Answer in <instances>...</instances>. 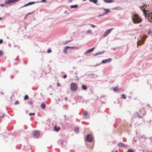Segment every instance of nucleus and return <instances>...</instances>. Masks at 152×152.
I'll use <instances>...</instances> for the list:
<instances>
[{"label": "nucleus", "instance_id": "obj_1", "mask_svg": "<svg viewBox=\"0 0 152 152\" xmlns=\"http://www.w3.org/2000/svg\"><path fill=\"white\" fill-rule=\"evenodd\" d=\"M132 21L134 23H138L142 22V20L137 15H135L132 18Z\"/></svg>", "mask_w": 152, "mask_h": 152}, {"label": "nucleus", "instance_id": "obj_2", "mask_svg": "<svg viewBox=\"0 0 152 152\" xmlns=\"http://www.w3.org/2000/svg\"><path fill=\"white\" fill-rule=\"evenodd\" d=\"M77 88L76 84L72 83L71 84V89L73 91H75Z\"/></svg>", "mask_w": 152, "mask_h": 152}, {"label": "nucleus", "instance_id": "obj_3", "mask_svg": "<svg viewBox=\"0 0 152 152\" xmlns=\"http://www.w3.org/2000/svg\"><path fill=\"white\" fill-rule=\"evenodd\" d=\"M93 138L91 134H88L87 135L86 137V140L89 142H91L92 141Z\"/></svg>", "mask_w": 152, "mask_h": 152}, {"label": "nucleus", "instance_id": "obj_4", "mask_svg": "<svg viewBox=\"0 0 152 152\" xmlns=\"http://www.w3.org/2000/svg\"><path fill=\"white\" fill-rule=\"evenodd\" d=\"M33 135L35 138H38L40 135V133L39 131H35L33 132Z\"/></svg>", "mask_w": 152, "mask_h": 152}, {"label": "nucleus", "instance_id": "obj_5", "mask_svg": "<svg viewBox=\"0 0 152 152\" xmlns=\"http://www.w3.org/2000/svg\"><path fill=\"white\" fill-rule=\"evenodd\" d=\"M113 29V28H111L106 30L103 36L104 37H106L109 34H110L111 31Z\"/></svg>", "mask_w": 152, "mask_h": 152}, {"label": "nucleus", "instance_id": "obj_6", "mask_svg": "<svg viewBox=\"0 0 152 152\" xmlns=\"http://www.w3.org/2000/svg\"><path fill=\"white\" fill-rule=\"evenodd\" d=\"M20 0H8L7 1H5V3L6 4H10L14 2H17L18 1Z\"/></svg>", "mask_w": 152, "mask_h": 152}, {"label": "nucleus", "instance_id": "obj_7", "mask_svg": "<svg viewBox=\"0 0 152 152\" xmlns=\"http://www.w3.org/2000/svg\"><path fill=\"white\" fill-rule=\"evenodd\" d=\"M118 145L119 147H122L124 148H126L127 147L126 145L124 144L122 142H120L117 144Z\"/></svg>", "mask_w": 152, "mask_h": 152}, {"label": "nucleus", "instance_id": "obj_8", "mask_svg": "<svg viewBox=\"0 0 152 152\" xmlns=\"http://www.w3.org/2000/svg\"><path fill=\"white\" fill-rule=\"evenodd\" d=\"M112 60L111 58H109L107 59H106L105 60H102L101 62L102 64H105L107 62H109Z\"/></svg>", "mask_w": 152, "mask_h": 152}, {"label": "nucleus", "instance_id": "obj_9", "mask_svg": "<svg viewBox=\"0 0 152 152\" xmlns=\"http://www.w3.org/2000/svg\"><path fill=\"white\" fill-rule=\"evenodd\" d=\"M36 3V2H34V1H32V2H30L28 3L27 4H26L25 5H24L23 6H22V7H26V6H27L28 5H31L33 4H35Z\"/></svg>", "mask_w": 152, "mask_h": 152}, {"label": "nucleus", "instance_id": "obj_10", "mask_svg": "<svg viewBox=\"0 0 152 152\" xmlns=\"http://www.w3.org/2000/svg\"><path fill=\"white\" fill-rule=\"evenodd\" d=\"M94 48H95V47H93L91 49L88 50L84 53V54H86L88 53H90L93 52V50H94Z\"/></svg>", "mask_w": 152, "mask_h": 152}, {"label": "nucleus", "instance_id": "obj_11", "mask_svg": "<svg viewBox=\"0 0 152 152\" xmlns=\"http://www.w3.org/2000/svg\"><path fill=\"white\" fill-rule=\"evenodd\" d=\"M103 9L105 11V12L103 13V15H106L110 12V11L109 9L103 8Z\"/></svg>", "mask_w": 152, "mask_h": 152}, {"label": "nucleus", "instance_id": "obj_12", "mask_svg": "<svg viewBox=\"0 0 152 152\" xmlns=\"http://www.w3.org/2000/svg\"><path fill=\"white\" fill-rule=\"evenodd\" d=\"M145 41V39H143L141 41H139L137 42V46L138 45H141L142 44V43H143Z\"/></svg>", "mask_w": 152, "mask_h": 152}, {"label": "nucleus", "instance_id": "obj_13", "mask_svg": "<svg viewBox=\"0 0 152 152\" xmlns=\"http://www.w3.org/2000/svg\"><path fill=\"white\" fill-rule=\"evenodd\" d=\"M104 51L103 50L102 52L99 51L98 53H96L94 55V56H96L99 55H100L103 54L104 53Z\"/></svg>", "mask_w": 152, "mask_h": 152}, {"label": "nucleus", "instance_id": "obj_14", "mask_svg": "<svg viewBox=\"0 0 152 152\" xmlns=\"http://www.w3.org/2000/svg\"><path fill=\"white\" fill-rule=\"evenodd\" d=\"M54 129L56 132H58L60 129V128L59 127H57L56 126H55L54 127Z\"/></svg>", "mask_w": 152, "mask_h": 152}, {"label": "nucleus", "instance_id": "obj_15", "mask_svg": "<svg viewBox=\"0 0 152 152\" xmlns=\"http://www.w3.org/2000/svg\"><path fill=\"white\" fill-rule=\"evenodd\" d=\"M69 48V46H66L64 49V51L65 53H67V52L66 50L67 49Z\"/></svg>", "mask_w": 152, "mask_h": 152}, {"label": "nucleus", "instance_id": "obj_16", "mask_svg": "<svg viewBox=\"0 0 152 152\" xmlns=\"http://www.w3.org/2000/svg\"><path fill=\"white\" fill-rule=\"evenodd\" d=\"M106 3H110L113 1V0H103Z\"/></svg>", "mask_w": 152, "mask_h": 152}, {"label": "nucleus", "instance_id": "obj_17", "mask_svg": "<svg viewBox=\"0 0 152 152\" xmlns=\"http://www.w3.org/2000/svg\"><path fill=\"white\" fill-rule=\"evenodd\" d=\"M77 7L78 5L77 4H75V5H72L70 6V7L71 9H73L74 8H77Z\"/></svg>", "mask_w": 152, "mask_h": 152}, {"label": "nucleus", "instance_id": "obj_18", "mask_svg": "<svg viewBox=\"0 0 152 152\" xmlns=\"http://www.w3.org/2000/svg\"><path fill=\"white\" fill-rule=\"evenodd\" d=\"M119 89L118 86L114 87L113 89V90L115 92L117 90H119Z\"/></svg>", "mask_w": 152, "mask_h": 152}, {"label": "nucleus", "instance_id": "obj_19", "mask_svg": "<svg viewBox=\"0 0 152 152\" xmlns=\"http://www.w3.org/2000/svg\"><path fill=\"white\" fill-rule=\"evenodd\" d=\"M135 115L136 116H137L139 118H141L142 117V116H141L140 115L138 112H136L135 113Z\"/></svg>", "mask_w": 152, "mask_h": 152}, {"label": "nucleus", "instance_id": "obj_20", "mask_svg": "<svg viewBox=\"0 0 152 152\" xmlns=\"http://www.w3.org/2000/svg\"><path fill=\"white\" fill-rule=\"evenodd\" d=\"M69 48H70L72 49H78V47L76 46L69 47Z\"/></svg>", "mask_w": 152, "mask_h": 152}, {"label": "nucleus", "instance_id": "obj_21", "mask_svg": "<svg viewBox=\"0 0 152 152\" xmlns=\"http://www.w3.org/2000/svg\"><path fill=\"white\" fill-rule=\"evenodd\" d=\"M82 88L84 90H86L87 89V86L85 85H83L82 86Z\"/></svg>", "mask_w": 152, "mask_h": 152}, {"label": "nucleus", "instance_id": "obj_22", "mask_svg": "<svg viewBox=\"0 0 152 152\" xmlns=\"http://www.w3.org/2000/svg\"><path fill=\"white\" fill-rule=\"evenodd\" d=\"M41 107L43 109H45V104L44 103H42L41 105Z\"/></svg>", "mask_w": 152, "mask_h": 152}, {"label": "nucleus", "instance_id": "obj_23", "mask_svg": "<svg viewBox=\"0 0 152 152\" xmlns=\"http://www.w3.org/2000/svg\"><path fill=\"white\" fill-rule=\"evenodd\" d=\"M89 1L90 2H93L95 4H96L97 2V0H89Z\"/></svg>", "mask_w": 152, "mask_h": 152}, {"label": "nucleus", "instance_id": "obj_24", "mask_svg": "<svg viewBox=\"0 0 152 152\" xmlns=\"http://www.w3.org/2000/svg\"><path fill=\"white\" fill-rule=\"evenodd\" d=\"M92 33V31L91 30H88L86 32V34H90Z\"/></svg>", "mask_w": 152, "mask_h": 152}, {"label": "nucleus", "instance_id": "obj_25", "mask_svg": "<svg viewBox=\"0 0 152 152\" xmlns=\"http://www.w3.org/2000/svg\"><path fill=\"white\" fill-rule=\"evenodd\" d=\"M46 1V0H41V1H38L37 2H36V3H40V2H45Z\"/></svg>", "mask_w": 152, "mask_h": 152}, {"label": "nucleus", "instance_id": "obj_26", "mask_svg": "<svg viewBox=\"0 0 152 152\" xmlns=\"http://www.w3.org/2000/svg\"><path fill=\"white\" fill-rule=\"evenodd\" d=\"M4 53L2 50H0V57H1L3 54Z\"/></svg>", "mask_w": 152, "mask_h": 152}, {"label": "nucleus", "instance_id": "obj_27", "mask_svg": "<svg viewBox=\"0 0 152 152\" xmlns=\"http://www.w3.org/2000/svg\"><path fill=\"white\" fill-rule=\"evenodd\" d=\"M79 129L78 127H75V132L76 133H77V132L79 131Z\"/></svg>", "mask_w": 152, "mask_h": 152}, {"label": "nucleus", "instance_id": "obj_28", "mask_svg": "<svg viewBox=\"0 0 152 152\" xmlns=\"http://www.w3.org/2000/svg\"><path fill=\"white\" fill-rule=\"evenodd\" d=\"M28 96L27 95H26L24 97V99L25 100H27V99H28Z\"/></svg>", "mask_w": 152, "mask_h": 152}, {"label": "nucleus", "instance_id": "obj_29", "mask_svg": "<svg viewBox=\"0 0 152 152\" xmlns=\"http://www.w3.org/2000/svg\"><path fill=\"white\" fill-rule=\"evenodd\" d=\"M145 137V136L144 135H142L140 137V139H142L144 137L145 138V139H146V137Z\"/></svg>", "mask_w": 152, "mask_h": 152}, {"label": "nucleus", "instance_id": "obj_30", "mask_svg": "<svg viewBox=\"0 0 152 152\" xmlns=\"http://www.w3.org/2000/svg\"><path fill=\"white\" fill-rule=\"evenodd\" d=\"M122 98L126 99V97L125 95L124 94H123L122 95Z\"/></svg>", "mask_w": 152, "mask_h": 152}, {"label": "nucleus", "instance_id": "obj_31", "mask_svg": "<svg viewBox=\"0 0 152 152\" xmlns=\"http://www.w3.org/2000/svg\"><path fill=\"white\" fill-rule=\"evenodd\" d=\"M88 113L86 111L83 113V115L85 116H86L87 115Z\"/></svg>", "mask_w": 152, "mask_h": 152}, {"label": "nucleus", "instance_id": "obj_32", "mask_svg": "<svg viewBox=\"0 0 152 152\" xmlns=\"http://www.w3.org/2000/svg\"><path fill=\"white\" fill-rule=\"evenodd\" d=\"M72 40H69V41H66V42L64 44V45H66V44H67V43H69V42H70Z\"/></svg>", "mask_w": 152, "mask_h": 152}, {"label": "nucleus", "instance_id": "obj_33", "mask_svg": "<svg viewBox=\"0 0 152 152\" xmlns=\"http://www.w3.org/2000/svg\"><path fill=\"white\" fill-rule=\"evenodd\" d=\"M35 114V113H29V115L30 116H31V115H34Z\"/></svg>", "mask_w": 152, "mask_h": 152}, {"label": "nucleus", "instance_id": "obj_34", "mask_svg": "<svg viewBox=\"0 0 152 152\" xmlns=\"http://www.w3.org/2000/svg\"><path fill=\"white\" fill-rule=\"evenodd\" d=\"M51 52V50L50 49H49L48 50L47 52L48 53H49Z\"/></svg>", "mask_w": 152, "mask_h": 152}, {"label": "nucleus", "instance_id": "obj_35", "mask_svg": "<svg viewBox=\"0 0 152 152\" xmlns=\"http://www.w3.org/2000/svg\"><path fill=\"white\" fill-rule=\"evenodd\" d=\"M128 152H134V151L132 149H129L128 150Z\"/></svg>", "mask_w": 152, "mask_h": 152}, {"label": "nucleus", "instance_id": "obj_36", "mask_svg": "<svg viewBox=\"0 0 152 152\" xmlns=\"http://www.w3.org/2000/svg\"><path fill=\"white\" fill-rule=\"evenodd\" d=\"M3 42V40L2 39H0V44L2 43Z\"/></svg>", "mask_w": 152, "mask_h": 152}, {"label": "nucleus", "instance_id": "obj_37", "mask_svg": "<svg viewBox=\"0 0 152 152\" xmlns=\"http://www.w3.org/2000/svg\"><path fill=\"white\" fill-rule=\"evenodd\" d=\"M18 103V101L17 100L16 101H15V104L16 105Z\"/></svg>", "mask_w": 152, "mask_h": 152}, {"label": "nucleus", "instance_id": "obj_38", "mask_svg": "<svg viewBox=\"0 0 152 152\" xmlns=\"http://www.w3.org/2000/svg\"><path fill=\"white\" fill-rule=\"evenodd\" d=\"M28 103L30 104H32V102H28Z\"/></svg>", "mask_w": 152, "mask_h": 152}, {"label": "nucleus", "instance_id": "obj_39", "mask_svg": "<svg viewBox=\"0 0 152 152\" xmlns=\"http://www.w3.org/2000/svg\"><path fill=\"white\" fill-rule=\"evenodd\" d=\"M90 25L93 28H95V26L93 24H90Z\"/></svg>", "mask_w": 152, "mask_h": 152}, {"label": "nucleus", "instance_id": "obj_40", "mask_svg": "<svg viewBox=\"0 0 152 152\" xmlns=\"http://www.w3.org/2000/svg\"><path fill=\"white\" fill-rule=\"evenodd\" d=\"M29 12V13H28L27 14V15H30V14H32V13H33V12Z\"/></svg>", "mask_w": 152, "mask_h": 152}, {"label": "nucleus", "instance_id": "obj_41", "mask_svg": "<svg viewBox=\"0 0 152 152\" xmlns=\"http://www.w3.org/2000/svg\"><path fill=\"white\" fill-rule=\"evenodd\" d=\"M66 75H64V76H63V78H65L66 77Z\"/></svg>", "mask_w": 152, "mask_h": 152}, {"label": "nucleus", "instance_id": "obj_42", "mask_svg": "<svg viewBox=\"0 0 152 152\" xmlns=\"http://www.w3.org/2000/svg\"><path fill=\"white\" fill-rule=\"evenodd\" d=\"M60 142H61L62 144L63 143L64 141L63 140H60Z\"/></svg>", "mask_w": 152, "mask_h": 152}, {"label": "nucleus", "instance_id": "obj_43", "mask_svg": "<svg viewBox=\"0 0 152 152\" xmlns=\"http://www.w3.org/2000/svg\"><path fill=\"white\" fill-rule=\"evenodd\" d=\"M116 49V48H111V49L114 50H115Z\"/></svg>", "mask_w": 152, "mask_h": 152}, {"label": "nucleus", "instance_id": "obj_44", "mask_svg": "<svg viewBox=\"0 0 152 152\" xmlns=\"http://www.w3.org/2000/svg\"><path fill=\"white\" fill-rule=\"evenodd\" d=\"M94 75V73H91L90 74H89V75Z\"/></svg>", "mask_w": 152, "mask_h": 152}, {"label": "nucleus", "instance_id": "obj_45", "mask_svg": "<svg viewBox=\"0 0 152 152\" xmlns=\"http://www.w3.org/2000/svg\"><path fill=\"white\" fill-rule=\"evenodd\" d=\"M27 15H27V14L26 15V16L24 17V19H26V17L27 16Z\"/></svg>", "mask_w": 152, "mask_h": 152}, {"label": "nucleus", "instance_id": "obj_46", "mask_svg": "<svg viewBox=\"0 0 152 152\" xmlns=\"http://www.w3.org/2000/svg\"><path fill=\"white\" fill-rule=\"evenodd\" d=\"M103 15V13L102 14V15H99V16H103V15Z\"/></svg>", "mask_w": 152, "mask_h": 152}, {"label": "nucleus", "instance_id": "obj_47", "mask_svg": "<svg viewBox=\"0 0 152 152\" xmlns=\"http://www.w3.org/2000/svg\"><path fill=\"white\" fill-rule=\"evenodd\" d=\"M4 4H2L0 5V6H1V7H3L4 6Z\"/></svg>", "mask_w": 152, "mask_h": 152}, {"label": "nucleus", "instance_id": "obj_48", "mask_svg": "<svg viewBox=\"0 0 152 152\" xmlns=\"http://www.w3.org/2000/svg\"><path fill=\"white\" fill-rule=\"evenodd\" d=\"M64 99H65V100H66L67 99V98L66 97H65L64 98Z\"/></svg>", "mask_w": 152, "mask_h": 152}, {"label": "nucleus", "instance_id": "obj_49", "mask_svg": "<svg viewBox=\"0 0 152 152\" xmlns=\"http://www.w3.org/2000/svg\"><path fill=\"white\" fill-rule=\"evenodd\" d=\"M151 32H152V31H149L148 32V34H149L150 33H151Z\"/></svg>", "mask_w": 152, "mask_h": 152}, {"label": "nucleus", "instance_id": "obj_50", "mask_svg": "<svg viewBox=\"0 0 152 152\" xmlns=\"http://www.w3.org/2000/svg\"><path fill=\"white\" fill-rule=\"evenodd\" d=\"M59 85H60V84H59V83H58V84H57V86H59Z\"/></svg>", "mask_w": 152, "mask_h": 152}, {"label": "nucleus", "instance_id": "obj_51", "mask_svg": "<svg viewBox=\"0 0 152 152\" xmlns=\"http://www.w3.org/2000/svg\"><path fill=\"white\" fill-rule=\"evenodd\" d=\"M2 18H1V17H0V20H1L2 19Z\"/></svg>", "mask_w": 152, "mask_h": 152}, {"label": "nucleus", "instance_id": "obj_52", "mask_svg": "<svg viewBox=\"0 0 152 152\" xmlns=\"http://www.w3.org/2000/svg\"><path fill=\"white\" fill-rule=\"evenodd\" d=\"M151 35L152 36V31L151 32Z\"/></svg>", "mask_w": 152, "mask_h": 152}, {"label": "nucleus", "instance_id": "obj_53", "mask_svg": "<svg viewBox=\"0 0 152 152\" xmlns=\"http://www.w3.org/2000/svg\"><path fill=\"white\" fill-rule=\"evenodd\" d=\"M115 152H118V151H116Z\"/></svg>", "mask_w": 152, "mask_h": 152}, {"label": "nucleus", "instance_id": "obj_54", "mask_svg": "<svg viewBox=\"0 0 152 152\" xmlns=\"http://www.w3.org/2000/svg\"><path fill=\"white\" fill-rule=\"evenodd\" d=\"M7 39H9V37H7Z\"/></svg>", "mask_w": 152, "mask_h": 152}, {"label": "nucleus", "instance_id": "obj_55", "mask_svg": "<svg viewBox=\"0 0 152 152\" xmlns=\"http://www.w3.org/2000/svg\"><path fill=\"white\" fill-rule=\"evenodd\" d=\"M4 115H3V116H2V117H4Z\"/></svg>", "mask_w": 152, "mask_h": 152}, {"label": "nucleus", "instance_id": "obj_56", "mask_svg": "<svg viewBox=\"0 0 152 152\" xmlns=\"http://www.w3.org/2000/svg\"><path fill=\"white\" fill-rule=\"evenodd\" d=\"M151 142H152V140H151Z\"/></svg>", "mask_w": 152, "mask_h": 152}, {"label": "nucleus", "instance_id": "obj_57", "mask_svg": "<svg viewBox=\"0 0 152 152\" xmlns=\"http://www.w3.org/2000/svg\"><path fill=\"white\" fill-rule=\"evenodd\" d=\"M113 152V151H112V152Z\"/></svg>", "mask_w": 152, "mask_h": 152}]
</instances>
